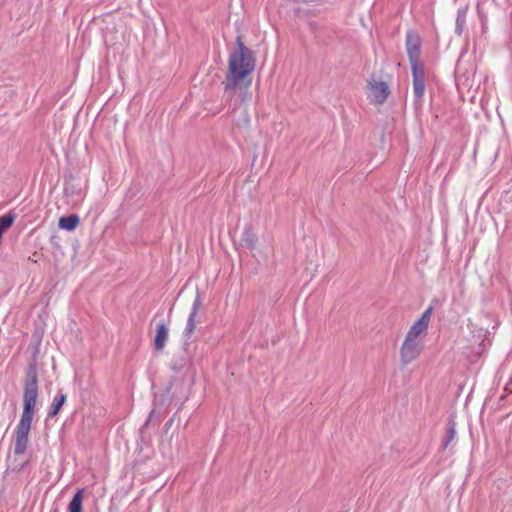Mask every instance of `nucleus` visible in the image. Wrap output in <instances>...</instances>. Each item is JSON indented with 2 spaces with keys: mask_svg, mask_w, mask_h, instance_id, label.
<instances>
[{
  "mask_svg": "<svg viewBox=\"0 0 512 512\" xmlns=\"http://www.w3.org/2000/svg\"><path fill=\"white\" fill-rule=\"evenodd\" d=\"M236 50L230 53L228 59V71L223 82L226 93H235L239 89L241 95H245L251 84L250 74L256 65L255 53L245 46L241 36L235 41Z\"/></svg>",
  "mask_w": 512,
  "mask_h": 512,
  "instance_id": "1",
  "label": "nucleus"
},
{
  "mask_svg": "<svg viewBox=\"0 0 512 512\" xmlns=\"http://www.w3.org/2000/svg\"><path fill=\"white\" fill-rule=\"evenodd\" d=\"M38 397V373L35 361L29 363L23 391V411L16 427L14 440V454L22 455L29 443V432L34 416V409Z\"/></svg>",
  "mask_w": 512,
  "mask_h": 512,
  "instance_id": "2",
  "label": "nucleus"
},
{
  "mask_svg": "<svg viewBox=\"0 0 512 512\" xmlns=\"http://www.w3.org/2000/svg\"><path fill=\"white\" fill-rule=\"evenodd\" d=\"M433 308L428 307L407 332L400 349L401 362L409 364L421 354L424 348L423 336L426 334L432 316Z\"/></svg>",
  "mask_w": 512,
  "mask_h": 512,
  "instance_id": "3",
  "label": "nucleus"
},
{
  "mask_svg": "<svg viewBox=\"0 0 512 512\" xmlns=\"http://www.w3.org/2000/svg\"><path fill=\"white\" fill-rule=\"evenodd\" d=\"M367 88L368 98L372 103L376 105L383 104L390 94V89L387 83L384 81H377L375 79H372L371 81H369Z\"/></svg>",
  "mask_w": 512,
  "mask_h": 512,
  "instance_id": "4",
  "label": "nucleus"
},
{
  "mask_svg": "<svg viewBox=\"0 0 512 512\" xmlns=\"http://www.w3.org/2000/svg\"><path fill=\"white\" fill-rule=\"evenodd\" d=\"M420 45L421 41L418 35L408 32L406 36V48L410 61L411 68L412 67H421L423 66L420 62Z\"/></svg>",
  "mask_w": 512,
  "mask_h": 512,
  "instance_id": "5",
  "label": "nucleus"
},
{
  "mask_svg": "<svg viewBox=\"0 0 512 512\" xmlns=\"http://www.w3.org/2000/svg\"><path fill=\"white\" fill-rule=\"evenodd\" d=\"M413 92L417 102H421L425 93V73L423 66L412 67Z\"/></svg>",
  "mask_w": 512,
  "mask_h": 512,
  "instance_id": "6",
  "label": "nucleus"
},
{
  "mask_svg": "<svg viewBox=\"0 0 512 512\" xmlns=\"http://www.w3.org/2000/svg\"><path fill=\"white\" fill-rule=\"evenodd\" d=\"M201 305H202L201 295H200V292L197 290L195 298H194V301H193V304H192V310H191V312L189 314V317H188V320H187V324H186V327H185V330H184V335L187 338L191 337V335L193 334V332H194V330L196 328L195 317H196L197 312L200 309Z\"/></svg>",
  "mask_w": 512,
  "mask_h": 512,
  "instance_id": "7",
  "label": "nucleus"
},
{
  "mask_svg": "<svg viewBox=\"0 0 512 512\" xmlns=\"http://www.w3.org/2000/svg\"><path fill=\"white\" fill-rule=\"evenodd\" d=\"M232 119L237 127L248 128L250 125V116L247 105L241 103L236 109H234L232 111Z\"/></svg>",
  "mask_w": 512,
  "mask_h": 512,
  "instance_id": "8",
  "label": "nucleus"
},
{
  "mask_svg": "<svg viewBox=\"0 0 512 512\" xmlns=\"http://www.w3.org/2000/svg\"><path fill=\"white\" fill-rule=\"evenodd\" d=\"M168 340V327L164 322H160L156 327V335L154 338V348L157 351L163 350Z\"/></svg>",
  "mask_w": 512,
  "mask_h": 512,
  "instance_id": "9",
  "label": "nucleus"
},
{
  "mask_svg": "<svg viewBox=\"0 0 512 512\" xmlns=\"http://www.w3.org/2000/svg\"><path fill=\"white\" fill-rule=\"evenodd\" d=\"M258 241V237L256 233L253 231L251 226H246L243 229L241 238H240V244L241 246L248 248V249H254L256 247Z\"/></svg>",
  "mask_w": 512,
  "mask_h": 512,
  "instance_id": "10",
  "label": "nucleus"
},
{
  "mask_svg": "<svg viewBox=\"0 0 512 512\" xmlns=\"http://www.w3.org/2000/svg\"><path fill=\"white\" fill-rule=\"evenodd\" d=\"M79 221H80V219L77 215L61 217L58 221V226L61 229H65L67 231H73L78 226Z\"/></svg>",
  "mask_w": 512,
  "mask_h": 512,
  "instance_id": "11",
  "label": "nucleus"
},
{
  "mask_svg": "<svg viewBox=\"0 0 512 512\" xmlns=\"http://www.w3.org/2000/svg\"><path fill=\"white\" fill-rule=\"evenodd\" d=\"M83 490H78L69 503V512H82Z\"/></svg>",
  "mask_w": 512,
  "mask_h": 512,
  "instance_id": "12",
  "label": "nucleus"
},
{
  "mask_svg": "<svg viewBox=\"0 0 512 512\" xmlns=\"http://www.w3.org/2000/svg\"><path fill=\"white\" fill-rule=\"evenodd\" d=\"M66 395L64 393H59L53 400V403H52V406H51V410L49 412V417L53 418L55 417L61 407L64 405V403L66 402Z\"/></svg>",
  "mask_w": 512,
  "mask_h": 512,
  "instance_id": "13",
  "label": "nucleus"
},
{
  "mask_svg": "<svg viewBox=\"0 0 512 512\" xmlns=\"http://www.w3.org/2000/svg\"><path fill=\"white\" fill-rule=\"evenodd\" d=\"M465 23H466V11L464 9H459L457 11L456 29H455V31L458 35L462 34Z\"/></svg>",
  "mask_w": 512,
  "mask_h": 512,
  "instance_id": "14",
  "label": "nucleus"
},
{
  "mask_svg": "<svg viewBox=\"0 0 512 512\" xmlns=\"http://www.w3.org/2000/svg\"><path fill=\"white\" fill-rule=\"evenodd\" d=\"M15 220V216L11 213L5 214L0 217V229L4 232L10 228Z\"/></svg>",
  "mask_w": 512,
  "mask_h": 512,
  "instance_id": "15",
  "label": "nucleus"
},
{
  "mask_svg": "<svg viewBox=\"0 0 512 512\" xmlns=\"http://www.w3.org/2000/svg\"><path fill=\"white\" fill-rule=\"evenodd\" d=\"M455 436H456V428H455V423L454 422H450L449 425H448V430H447V437L443 443V448L446 449L449 444L455 439Z\"/></svg>",
  "mask_w": 512,
  "mask_h": 512,
  "instance_id": "16",
  "label": "nucleus"
}]
</instances>
